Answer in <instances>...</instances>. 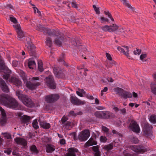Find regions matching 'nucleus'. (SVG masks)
I'll use <instances>...</instances> for the list:
<instances>
[{
    "mask_svg": "<svg viewBox=\"0 0 156 156\" xmlns=\"http://www.w3.org/2000/svg\"><path fill=\"white\" fill-rule=\"evenodd\" d=\"M0 111L1 114V117L0 118V124L4 125L6 122V116L5 111L1 107H0Z\"/></svg>",
    "mask_w": 156,
    "mask_h": 156,
    "instance_id": "obj_12",
    "label": "nucleus"
},
{
    "mask_svg": "<svg viewBox=\"0 0 156 156\" xmlns=\"http://www.w3.org/2000/svg\"><path fill=\"white\" fill-rule=\"evenodd\" d=\"M16 93L19 99L24 105L29 107H32L34 106V104L32 100L27 95L23 94L21 91L17 90Z\"/></svg>",
    "mask_w": 156,
    "mask_h": 156,
    "instance_id": "obj_3",
    "label": "nucleus"
},
{
    "mask_svg": "<svg viewBox=\"0 0 156 156\" xmlns=\"http://www.w3.org/2000/svg\"><path fill=\"white\" fill-rule=\"evenodd\" d=\"M68 118L64 116L62 117L61 119V121L62 124L64 123L67 120Z\"/></svg>",
    "mask_w": 156,
    "mask_h": 156,
    "instance_id": "obj_60",
    "label": "nucleus"
},
{
    "mask_svg": "<svg viewBox=\"0 0 156 156\" xmlns=\"http://www.w3.org/2000/svg\"><path fill=\"white\" fill-rule=\"evenodd\" d=\"M71 5L73 7H74L75 8H77L78 7L75 1H73L71 3Z\"/></svg>",
    "mask_w": 156,
    "mask_h": 156,
    "instance_id": "obj_59",
    "label": "nucleus"
},
{
    "mask_svg": "<svg viewBox=\"0 0 156 156\" xmlns=\"http://www.w3.org/2000/svg\"><path fill=\"white\" fill-rule=\"evenodd\" d=\"M103 30L105 31H108L109 32V26L108 25H105L102 28Z\"/></svg>",
    "mask_w": 156,
    "mask_h": 156,
    "instance_id": "obj_49",
    "label": "nucleus"
},
{
    "mask_svg": "<svg viewBox=\"0 0 156 156\" xmlns=\"http://www.w3.org/2000/svg\"><path fill=\"white\" fill-rule=\"evenodd\" d=\"M141 49H136L133 51V53L135 55H139L141 53Z\"/></svg>",
    "mask_w": 156,
    "mask_h": 156,
    "instance_id": "obj_47",
    "label": "nucleus"
},
{
    "mask_svg": "<svg viewBox=\"0 0 156 156\" xmlns=\"http://www.w3.org/2000/svg\"><path fill=\"white\" fill-rule=\"evenodd\" d=\"M0 86L2 90L6 93L9 92V88L4 80L0 79Z\"/></svg>",
    "mask_w": 156,
    "mask_h": 156,
    "instance_id": "obj_15",
    "label": "nucleus"
},
{
    "mask_svg": "<svg viewBox=\"0 0 156 156\" xmlns=\"http://www.w3.org/2000/svg\"><path fill=\"white\" fill-rule=\"evenodd\" d=\"M112 113L108 111H104L102 119H108L109 118L112 116Z\"/></svg>",
    "mask_w": 156,
    "mask_h": 156,
    "instance_id": "obj_24",
    "label": "nucleus"
},
{
    "mask_svg": "<svg viewBox=\"0 0 156 156\" xmlns=\"http://www.w3.org/2000/svg\"><path fill=\"white\" fill-rule=\"evenodd\" d=\"M15 141L17 144L22 146L24 147H25L27 146V141L24 139L17 137L15 139Z\"/></svg>",
    "mask_w": 156,
    "mask_h": 156,
    "instance_id": "obj_14",
    "label": "nucleus"
},
{
    "mask_svg": "<svg viewBox=\"0 0 156 156\" xmlns=\"http://www.w3.org/2000/svg\"><path fill=\"white\" fill-rule=\"evenodd\" d=\"M71 123L69 122H67L66 123L65 126L66 129L69 130L71 128Z\"/></svg>",
    "mask_w": 156,
    "mask_h": 156,
    "instance_id": "obj_43",
    "label": "nucleus"
},
{
    "mask_svg": "<svg viewBox=\"0 0 156 156\" xmlns=\"http://www.w3.org/2000/svg\"><path fill=\"white\" fill-rule=\"evenodd\" d=\"M45 80L47 86L50 88L54 89L55 88V84L54 82L52 76H49L46 78Z\"/></svg>",
    "mask_w": 156,
    "mask_h": 156,
    "instance_id": "obj_9",
    "label": "nucleus"
},
{
    "mask_svg": "<svg viewBox=\"0 0 156 156\" xmlns=\"http://www.w3.org/2000/svg\"><path fill=\"white\" fill-rule=\"evenodd\" d=\"M108 88L107 87H105L104 89L102 90L101 91V96H102L104 94L103 93L104 92H106L108 90Z\"/></svg>",
    "mask_w": 156,
    "mask_h": 156,
    "instance_id": "obj_55",
    "label": "nucleus"
},
{
    "mask_svg": "<svg viewBox=\"0 0 156 156\" xmlns=\"http://www.w3.org/2000/svg\"><path fill=\"white\" fill-rule=\"evenodd\" d=\"M64 55L63 54H62V57H60L59 59H58V61L59 62H63V63L64 64V65L65 66H66V64L65 62H64V61L63 60V58L64 57Z\"/></svg>",
    "mask_w": 156,
    "mask_h": 156,
    "instance_id": "obj_54",
    "label": "nucleus"
},
{
    "mask_svg": "<svg viewBox=\"0 0 156 156\" xmlns=\"http://www.w3.org/2000/svg\"><path fill=\"white\" fill-rule=\"evenodd\" d=\"M40 85V83L37 82H33L32 83L30 81H27L26 84L27 87L32 90L35 89L36 87Z\"/></svg>",
    "mask_w": 156,
    "mask_h": 156,
    "instance_id": "obj_13",
    "label": "nucleus"
},
{
    "mask_svg": "<svg viewBox=\"0 0 156 156\" xmlns=\"http://www.w3.org/2000/svg\"><path fill=\"white\" fill-rule=\"evenodd\" d=\"M10 21L14 23H16L17 22V21L16 18L14 17H10Z\"/></svg>",
    "mask_w": 156,
    "mask_h": 156,
    "instance_id": "obj_52",
    "label": "nucleus"
},
{
    "mask_svg": "<svg viewBox=\"0 0 156 156\" xmlns=\"http://www.w3.org/2000/svg\"><path fill=\"white\" fill-rule=\"evenodd\" d=\"M69 115L74 116H76V113H75L74 111H71L69 113Z\"/></svg>",
    "mask_w": 156,
    "mask_h": 156,
    "instance_id": "obj_61",
    "label": "nucleus"
},
{
    "mask_svg": "<svg viewBox=\"0 0 156 156\" xmlns=\"http://www.w3.org/2000/svg\"><path fill=\"white\" fill-rule=\"evenodd\" d=\"M71 102L75 105H83L86 103L84 101H82L79 99L75 96H73L72 94L70 98Z\"/></svg>",
    "mask_w": 156,
    "mask_h": 156,
    "instance_id": "obj_7",
    "label": "nucleus"
},
{
    "mask_svg": "<svg viewBox=\"0 0 156 156\" xmlns=\"http://www.w3.org/2000/svg\"><path fill=\"white\" fill-rule=\"evenodd\" d=\"M90 135L89 131L87 129H85L80 133L78 136V138L81 141H85L89 138Z\"/></svg>",
    "mask_w": 156,
    "mask_h": 156,
    "instance_id": "obj_6",
    "label": "nucleus"
},
{
    "mask_svg": "<svg viewBox=\"0 0 156 156\" xmlns=\"http://www.w3.org/2000/svg\"><path fill=\"white\" fill-rule=\"evenodd\" d=\"M126 51H125L124 49H119L120 52L121 54H122L124 55H126L127 57L129 59H132V58L129 55L128 52V49H126Z\"/></svg>",
    "mask_w": 156,
    "mask_h": 156,
    "instance_id": "obj_27",
    "label": "nucleus"
},
{
    "mask_svg": "<svg viewBox=\"0 0 156 156\" xmlns=\"http://www.w3.org/2000/svg\"><path fill=\"white\" fill-rule=\"evenodd\" d=\"M147 55L145 54H141L140 56V60L143 61H146V60L144 59L146 57Z\"/></svg>",
    "mask_w": 156,
    "mask_h": 156,
    "instance_id": "obj_51",
    "label": "nucleus"
},
{
    "mask_svg": "<svg viewBox=\"0 0 156 156\" xmlns=\"http://www.w3.org/2000/svg\"><path fill=\"white\" fill-rule=\"evenodd\" d=\"M99 148V147L98 145L92 147V150L94 151V153L100 151Z\"/></svg>",
    "mask_w": 156,
    "mask_h": 156,
    "instance_id": "obj_44",
    "label": "nucleus"
},
{
    "mask_svg": "<svg viewBox=\"0 0 156 156\" xmlns=\"http://www.w3.org/2000/svg\"><path fill=\"white\" fill-rule=\"evenodd\" d=\"M100 140L101 142L105 143L107 142V139L105 136H101L100 137Z\"/></svg>",
    "mask_w": 156,
    "mask_h": 156,
    "instance_id": "obj_42",
    "label": "nucleus"
},
{
    "mask_svg": "<svg viewBox=\"0 0 156 156\" xmlns=\"http://www.w3.org/2000/svg\"><path fill=\"white\" fill-rule=\"evenodd\" d=\"M0 102L8 108L16 110H21L22 107L14 98L7 94L0 95Z\"/></svg>",
    "mask_w": 156,
    "mask_h": 156,
    "instance_id": "obj_1",
    "label": "nucleus"
},
{
    "mask_svg": "<svg viewBox=\"0 0 156 156\" xmlns=\"http://www.w3.org/2000/svg\"><path fill=\"white\" fill-rule=\"evenodd\" d=\"M129 127L134 132L136 133L140 132V128L138 125L135 121L133 120L131 121Z\"/></svg>",
    "mask_w": 156,
    "mask_h": 156,
    "instance_id": "obj_11",
    "label": "nucleus"
},
{
    "mask_svg": "<svg viewBox=\"0 0 156 156\" xmlns=\"http://www.w3.org/2000/svg\"><path fill=\"white\" fill-rule=\"evenodd\" d=\"M53 72L55 75L57 77H60L62 75L61 70H60L58 68L55 67L53 69Z\"/></svg>",
    "mask_w": 156,
    "mask_h": 156,
    "instance_id": "obj_19",
    "label": "nucleus"
},
{
    "mask_svg": "<svg viewBox=\"0 0 156 156\" xmlns=\"http://www.w3.org/2000/svg\"><path fill=\"white\" fill-rule=\"evenodd\" d=\"M97 144V141L93 138H91L86 143L85 146V147H87L90 146L96 145Z\"/></svg>",
    "mask_w": 156,
    "mask_h": 156,
    "instance_id": "obj_18",
    "label": "nucleus"
},
{
    "mask_svg": "<svg viewBox=\"0 0 156 156\" xmlns=\"http://www.w3.org/2000/svg\"><path fill=\"white\" fill-rule=\"evenodd\" d=\"M38 68L39 71L42 72L43 71V68L42 66V62L41 61L38 62Z\"/></svg>",
    "mask_w": 156,
    "mask_h": 156,
    "instance_id": "obj_36",
    "label": "nucleus"
},
{
    "mask_svg": "<svg viewBox=\"0 0 156 156\" xmlns=\"http://www.w3.org/2000/svg\"><path fill=\"white\" fill-rule=\"evenodd\" d=\"M55 43L58 46H61L62 43L66 42L63 35L59 31H57L55 34Z\"/></svg>",
    "mask_w": 156,
    "mask_h": 156,
    "instance_id": "obj_5",
    "label": "nucleus"
},
{
    "mask_svg": "<svg viewBox=\"0 0 156 156\" xmlns=\"http://www.w3.org/2000/svg\"><path fill=\"white\" fill-rule=\"evenodd\" d=\"M20 76L23 78V79H25L26 78V74L23 71H21L20 74Z\"/></svg>",
    "mask_w": 156,
    "mask_h": 156,
    "instance_id": "obj_57",
    "label": "nucleus"
},
{
    "mask_svg": "<svg viewBox=\"0 0 156 156\" xmlns=\"http://www.w3.org/2000/svg\"><path fill=\"white\" fill-rule=\"evenodd\" d=\"M102 130L105 132H107L109 130V129L108 128L104 126H102Z\"/></svg>",
    "mask_w": 156,
    "mask_h": 156,
    "instance_id": "obj_62",
    "label": "nucleus"
},
{
    "mask_svg": "<svg viewBox=\"0 0 156 156\" xmlns=\"http://www.w3.org/2000/svg\"><path fill=\"white\" fill-rule=\"evenodd\" d=\"M40 126L44 129H48L51 126L50 124L44 121L40 122Z\"/></svg>",
    "mask_w": 156,
    "mask_h": 156,
    "instance_id": "obj_21",
    "label": "nucleus"
},
{
    "mask_svg": "<svg viewBox=\"0 0 156 156\" xmlns=\"http://www.w3.org/2000/svg\"><path fill=\"white\" fill-rule=\"evenodd\" d=\"M152 128V126L148 123H145L144 127V130L146 134L148 135L151 133V130Z\"/></svg>",
    "mask_w": 156,
    "mask_h": 156,
    "instance_id": "obj_16",
    "label": "nucleus"
},
{
    "mask_svg": "<svg viewBox=\"0 0 156 156\" xmlns=\"http://www.w3.org/2000/svg\"><path fill=\"white\" fill-rule=\"evenodd\" d=\"M12 152V150L11 148H9L4 151V152L6 153L8 155H9Z\"/></svg>",
    "mask_w": 156,
    "mask_h": 156,
    "instance_id": "obj_53",
    "label": "nucleus"
},
{
    "mask_svg": "<svg viewBox=\"0 0 156 156\" xmlns=\"http://www.w3.org/2000/svg\"><path fill=\"white\" fill-rule=\"evenodd\" d=\"M59 98V96L57 94H51L46 96L45 100L49 103H52L57 100Z\"/></svg>",
    "mask_w": 156,
    "mask_h": 156,
    "instance_id": "obj_8",
    "label": "nucleus"
},
{
    "mask_svg": "<svg viewBox=\"0 0 156 156\" xmlns=\"http://www.w3.org/2000/svg\"><path fill=\"white\" fill-rule=\"evenodd\" d=\"M22 121L24 123H27L30 121V117L26 115H23L21 117Z\"/></svg>",
    "mask_w": 156,
    "mask_h": 156,
    "instance_id": "obj_28",
    "label": "nucleus"
},
{
    "mask_svg": "<svg viewBox=\"0 0 156 156\" xmlns=\"http://www.w3.org/2000/svg\"><path fill=\"white\" fill-rule=\"evenodd\" d=\"M76 39L74 38H72L70 41L71 44H72V47L70 48H74L76 47H78L79 46V44H78V42L76 41Z\"/></svg>",
    "mask_w": 156,
    "mask_h": 156,
    "instance_id": "obj_22",
    "label": "nucleus"
},
{
    "mask_svg": "<svg viewBox=\"0 0 156 156\" xmlns=\"http://www.w3.org/2000/svg\"><path fill=\"white\" fill-rule=\"evenodd\" d=\"M45 31L46 32V33L49 36L51 35H55V34L57 31H55V30L52 29H48V28H46L45 29Z\"/></svg>",
    "mask_w": 156,
    "mask_h": 156,
    "instance_id": "obj_25",
    "label": "nucleus"
},
{
    "mask_svg": "<svg viewBox=\"0 0 156 156\" xmlns=\"http://www.w3.org/2000/svg\"><path fill=\"white\" fill-rule=\"evenodd\" d=\"M32 125L33 127L35 129H37L39 128L37 119H35Z\"/></svg>",
    "mask_w": 156,
    "mask_h": 156,
    "instance_id": "obj_39",
    "label": "nucleus"
},
{
    "mask_svg": "<svg viewBox=\"0 0 156 156\" xmlns=\"http://www.w3.org/2000/svg\"><path fill=\"white\" fill-rule=\"evenodd\" d=\"M46 44L49 48H50L51 47L52 42L51 39L50 37H46Z\"/></svg>",
    "mask_w": 156,
    "mask_h": 156,
    "instance_id": "obj_31",
    "label": "nucleus"
},
{
    "mask_svg": "<svg viewBox=\"0 0 156 156\" xmlns=\"http://www.w3.org/2000/svg\"><path fill=\"white\" fill-rule=\"evenodd\" d=\"M104 13L106 15L108 16V17L111 19L112 21H114V19L112 17L111 14L109 13V12L105 11Z\"/></svg>",
    "mask_w": 156,
    "mask_h": 156,
    "instance_id": "obj_40",
    "label": "nucleus"
},
{
    "mask_svg": "<svg viewBox=\"0 0 156 156\" xmlns=\"http://www.w3.org/2000/svg\"><path fill=\"white\" fill-rule=\"evenodd\" d=\"M151 90L152 92L156 94V84L151 83Z\"/></svg>",
    "mask_w": 156,
    "mask_h": 156,
    "instance_id": "obj_34",
    "label": "nucleus"
},
{
    "mask_svg": "<svg viewBox=\"0 0 156 156\" xmlns=\"http://www.w3.org/2000/svg\"><path fill=\"white\" fill-rule=\"evenodd\" d=\"M68 151L66 156H76L75 153L77 152L78 150L75 148H70L68 149Z\"/></svg>",
    "mask_w": 156,
    "mask_h": 156,
    "instance_id": "obj_17",
    "label": "nucleus"
},
{
    "mask_svg": "<svg viewBox=\"0 0 156 156\" xmlns=\"http://www.w3.org/2000/svg\"><path fill=\"white\" fill-rule=\"evenodd\" d=\"M4 137L7 139H9L11 138L10 134L9 133H5L3 134Z\"/></svg>",
    "mask_w": 156,
    "mask_h": 156,
    "instance_id": "obj_50",
    "label": "nucleus"
},
{
    "mask_svg": "<svg viewBox=\"0 0 156 156\" xmlns=\"http://www.w3.org/2000/svg\"><path fill=\"white\" fill-rule=\"evenodd\" d=\"M3 6L6 9H12V6L10 4L5 3L4 4Z\"/></svg>",
    "mask_w": 156,
    "mask_h": 156,
    "instance_id": "obj_46",
    "label": "nucleus"
},
{
    "mask_svg": "<svg viewBox=\"0 0 156 156\" xmlns=\"http://www.w3.org/2000/svg\"><path fill=\"white\" fill-rule=\"evenodd\" d=\"M115 91L117 93L121 95L122 93L123 90L122 88L117 87L115 89Z\"/></svg>",
    "mask_w": 156,
    "mask_h": 156,
    "instance_id": "obj_37",
    "label": "nucleus"
},
{
    "mask_svg": "<svg viewBox=\"0 0 156 156\" xmlns=\"http://www.w3.org/2000/svg\"><path fill=\"white\" fill-rule=\"evenodd\" d=\"M35 65V62L32 60L29 59L28 61V66L30 69H33Z\"/></svg>",
    "mask_w": 156,
    "mask_h": 156,
    "instance_id": "obj_26",
    "label": "nucleus"
},
{
    "mask_svg": "<svg viewBox=\"0 0 156 156\" xmlns=\"http://www.w3.org/2000/svg\"><path fill=\"white\" fill-rule=\"evenodd\" d=\"M10 74V71L8 70L7 73L3 76V78L5 80H8L9 83H13L14 84L19 87L21 86V82L18 79L12 76L10 78H9Z\"/></svg>",
    "mask_w": 156,
    "mask_h": 156,
    "instance_id": "obj_4",
    "label": "nucleus"
},
{
    "mask_svg": "<svg viewBox=\"0 0 156 156\" xmlns=\"http://www.w3.org/2000/svg\"><path fill=\"white\" fill-rule=\"evenodd\" d=\"M93 6L96 14H99L100 13V12L99 8H97L95 5H93Z\"/></svg>",
    "mask_w": 156,
    "mask_h": 156,
    "instance_id": "obj_45",
    "label": "nucleus"
},
{
    "mask_svg": "<svg viewBox=\"0 0 156 156\" xmlns=\"http://www.w3.org/2000/svg\"><path fill=\"white\" fill-rule=\"evenodd\" d=\"M96 108L98 110H102L105 109V107L102 106H98L96 107Z\"/></svg>",
    "mask_w": 156,
    "mask_h": 156,
    "instance_id": "obj_63",
    "label": "nucleus"
},
{
    "mask_svg": "<svg viewBox=\"0 0 156 156\" xmlns=\"http://www.w3.org/2000/svg\"><path fill=\"white\" fill-rule=\"evenodd\" d=\"M118 29V26L115 24H113L112 26H109V32L115 31Z\"/></svg>",
    "mask_w": 156,
    "mask_h": 156,
    "instance_id": "obj_32",
    "label": "nucleus"
},
{
    "mask_svg": "<svg viewBox=\"0 0 156 156\" xmlns=\"http://www.w3.org/2000/svg\"><path fill=\"white\" fill-rule=\"evenodd\" d=\"M55 150V147L51 144H48L46 146V151L48 153H51Z\"/></svg>",
    "mask_w": 156,
    "mask_h": 156,
    "instance_id": "obj_23",
    "label": "nucleus"
},
{
    "mask_svg": "<svg viewBox=\"0 0 156 156\" xmlns=\"http://www.w3.org/2000/svg\"><path fill=\"white\" fill-rule=\"evenodd\" d=\"M104 111H97L94 113V115L97 118L102 119Z\"/></svg>",
    "mask_w": 156,
    "mask_h": 156,
    "instance_id": "obj_30",
    "label": "nucleus"
},
{
    "mask_svg": "<svg viewBox=\"0 0 156 156\" xmlns=\"http://www.w3.org/2000/svg\"><path fill=\"white\" fill-rule=\"evenodd\" d=\"M86 97L88 99L93 100L94 99L92 95H86Z\"/></svg>",
    "mask_w": 156,
    "mask_h": 156,
    "instance_id": "obj_64",
    "label": "nucleus"
},
{
    "mask_svg": "<svg viewBox=\"0 0 156 156\" xmlns=\"http://www.w3.org/2000/svg\"><path fill=\"white\" fill-rule=\"evenodd\" d=\"M150 121L153 123H156V115H152L150 118Z\"/></svg>",
    "mask_w": 156,
    "mask_h": 156,
    "instance_id": "obj_35",
    "label": "nucleus"
},
{
    "mask_svg": "<svg viewBox=\"0 0 156 156\" xmlns=\"http://www.w3.org/2000/svg\"><path fill=\"white\" fill-rule=\"evenodd\" d=\"M100 19L101 20V22L102 23H103L104 22H108L109 21L108 19L105 18L104 17H101V18Z\"/></svg>",
    "mask_w": 156,
    "mask_h": 156,
    "instance_id": "obj_48",
    "label": "nucleus"
},
{
    "mask_svg": "<svg viewBox=\"0 0 156 156\" xmlns=\"http://www.w3.org/2000/svg\"><path fill=\"white\" fill-rule=\"evenodd\" d=\"M30 149L33 153H37L38 152L36 147L35 145H33L30 147Z\"/></svg>",
    "mask_w": 156,
    "mask_h": 156,
    "instance_id": "obj_33",
    "label": "nucleus"
},
{
    "mask_svg": "<svg viewBox=\"0 0 156 156\" xmlns=\"http://www.w3.org/2000/svg\"><path fill=\"white\" fill-rule=\"evenodd\" d=\"M19 64V62L16 61H14L12 62V65L13 66L16 67L18 66Z\"/></svg>",
    "mask_w": 156,
    "mask_h": 156,
    "instance_id": "obj_56",
    "label": "nucleus"
},
{
    "mask_svg": "<svg viewBox=\"0 0 156 156\" xmlns=\"http://www.w3.org/2000/svg\"><path fill=\"white\" fill-rule=\"evenodd\" d=\"M122 2L123 3L124 5L130 8L133 10V8L129 3H127L126 0H122Z\"/></svg>",
    "mask_w": 156,
    "mask_h": 156,
    "instance_id": "obj_38",
    "label": "nucleus"
},
{
    "mask_svg": "<svg viewBox=\"0 0 156 156\" xmlns=\"http://www.w3.org/2000/svg\"><path fill=\"white\" fill-rule=\"evenodd\" d=\"M130 139L131 140V141L135 144L139 142V140L138 139L135 137H131L130 138Z\"/></svg>",
    "mask_w": 156,
    "mask_h": 156,
    "instance_id": "obj_41",
    "label": "nucleus"
},
{
    "mask_svg": "<svg viewBox=\"0 0 156 156\" xmlns=\"http://www.w3.org/2000/svg\"><path fill=\"white\" fill-rule=\"evenodd\" d=\"M131 149L138 153H143L147 151V150L143 146L133 145L131 146Z\"/></svg>",
    "mask_w": 156,
    "mask_h": 156,
    "instance_id": "obj_10",
    "label": "nucleus"
},
{
    "mask_svg": "<svg viewBox=\"0 0 156 156\" xmlns=\"http://www.w3.org/2000/svg\"><path fill=\"white\" fill-rule=\"evenodd\" d=\"M121 96L124 99L130 98L132 97V94L131 93L129 92L125 91L124 90L121 94Z\"/></svg>",
    "mask_w": 156,
    "mask_h": 156,
    "instance_id": "obj_20",
    "label": "nucleus"
},
{
    "mask_svg": "<svg viewBox=\"0 0 156 156\" xmlns=\"http://www.w3.org/2000/svg\"><path fill=\"white\" fill-rule=\"evenodd\" d=\"M106 55L108 60L110 61H112V58L111 55L109 54L108 53H106Z\"/></svg>",
    "mask_w": 156,
    "mask_h": 156,
    "instance_id": "obj_58",
    "label": "nucleus"
},
{
    "mask_svg": "<svg viewBox=\"0 0 156 156\" xmlns=\"http://www.w3.org/2000/svg\"><path fill=\"white\" fill-rule=\"evenodd\" d=\"M113 144L110 143L108 145H105L103 147V149L106 151H109L113 149Z\"/></svg>",
    "mask_w": 156,
    "mask_h": 156,
    "instance_id": "obj_29",
    "label": "nucleus"
},
{
    "mask_svg": "<svg viewBox=\"0 0 156 156\" xmlns=\"http://www.w3.org/2000/svg\"><path fill=\"white\" fill-rule=\"evenodd\" d=\"M14 28L16 30L18 38L19 40L25 41V47L27 49H34L36 47L33 44L31 41L30 38L25 36V34L21 30L20 24H17L13 25Z\"/></svg>",
    "mask_w": 156,
    "mask_h": 156,
    "instance_id": "obj_2",
    "label": "nucleus"
}]
</instances>
